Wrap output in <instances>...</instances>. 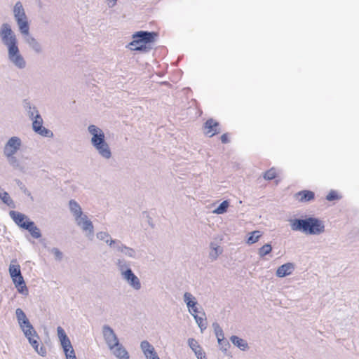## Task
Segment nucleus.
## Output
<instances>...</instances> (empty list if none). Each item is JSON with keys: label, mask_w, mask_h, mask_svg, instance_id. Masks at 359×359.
<instances>
[{"label": "nucleus", "mask_w": 359, "mask_h": 359, "mask_svg": "<svg viewBox=\"0 0 359 359\" xmlns=\"http://www.w3.org/2000/svg\"><path fill=\"white\" fill-rule=\"evenodd\" d=\"M0 198L4 203L6 204L10 208H14L15 207L13 200L10 197L8 192L0 190Z\"/></svg>", "instance_id": "30"}, {"label": "nucleus", "mask_w": 359, "mask_h": 359, "mask_svg": "<svg viewBox=\"0 0 359 359\" xmlns=\"http://www.w3.org/2000/svg\"><path fill=\"white\" fill-rule=\"evenodd\" d=\"M289 223L292 231H300L306 235H319L325 231L323 221L314 217L290 219Z\"/></svg>", "instance_id": "1"}, {"label": "nucleus", "mask_w": 359, "mask_h": 359, "mask_svg": "<svg viewBox=\"0 0 359 359\" xmlns=\"http://www.w3.org/2000/svg\"><path fill=\"white\" fill-rule=\"evenodd\" d=\"M184 302L186 303L187 306L188 307L189 313L192 315V313H198V309L197 308L198 302L196 298L193 296L190 292H186L184 294Z\"/></svg>", "instance_id": "17"}, {"label": "nucleus", "mask_w": 359, "mask_h": 359, "mask_svg": "<svg viewBox=\"0 0 359 359\" xmlns=\"http://www.w3.org/2000/svg\"><path fill=\"white\" fill-rule=\"evenodd\" d=\"M8 271L13 284L18 292L25 296L27 295L28 289L21 273L20 266L19 264H11Z\"/></svg>", "instance_id": "5"}, {"label": "nucleus", "mask_w": 359, "mask_h": 359, "mask_svg": "<svg viewBox=\"0 0 359 359\" xmlns=\"http://www.w3.org/2000/svg\"><path fill=\"white\" fill-rule=\"evenodd\" d=\"M22 141L20 137L14 136L11 137L6 143L4 148V154L5 156L14 155L20 148Z\"/></svg>", "instance_id": "11"}, {"label": "nucleus", "mask_w": 359, "mask_h": 359, "mask_svg": "<svg viewBox=\"0 0 359 359\" xmlns=\"http://www.w3.org/2000/svg\"><path fill=\"white\" fill-rule=\"evenodd\" d=\"M32 128H33V130L43 136V137H53V133L45 128L44 126H43V118L41 117V116L40 115V114H37L36 116H35V117L34 118V119H32Z\"/></svg>", "instance_id": "9"}, {"label": "nucleus", "mask_w": 359, "mask_h": 359, "mask_svg": "<svg viewBox=\"0 0 359 359\" xmlns=\"http://www.w3.org/2000/svg\"><path fill=\"white\" fill-rule=\"evenodd\" d=\"M6 156L7 157L8 161L11 165H12L14 168H17L19 166V161L17 159V158L15 156H14V155Z\"/></svg>", "instance_id": "44"}, {"label": "nucleus", "mask_w": 359, "mask_h": 359, "mask_svg": "<svg viewBox=\"0 0 359 359\" xmlns=\"http://www.w3.org/2000/svg\"><path fill=\"white\" fill-rule=\"evenodd\" d=\"M25 337L28 339L29 343L32 345L33 348L36 351H38V348L39 347V339H37L35 336H28V337Z\"/></svg>", "instance_id": "39"}, {"label": "nucleus", "mask_w": 359, "mask_h": 359, "mask_svg": "<svg viewBox=\"0 0 359 359\" xmlns=\"http://www.w3.org/2000/svg\"><path fill=\"white\" fill-rule=\"evenodd\" d=\"M97 239L104 241L111 248L114 250L116 245H111L110 241H118V239H113L111 238L109 233L106 231H100L96 235Z\"/></svg>", "instance_id": "29"}, {"label": "nucleus", "mask_w": 359, "mask_h": 359, "mask_svg": "<svg viewBox=\"0 0 359 359\" xmlns=\"http://www.w3.org/2000/svg\"><path fill=\"white\" fill-rule=\"evenodd\" d=\"M13 16L22 34H27L29 31V24L25 8L20 1H17L13 8Z\"/></svg>", "instance_id": "4"}, {"label": "nucleus", "mask_w": 359, "mask_h": 359, "mask_svg": "<svg viewBox=\"0 0 359 359\" xmlns=\"http://www.w3.org/2000/svg\"><path fill=\"white\" fill-rule=\"evenodd\" d=\"M112 1H114V3H113V6H114V5H115V4H116V1L117 0H112Z\"/></svg>", "instance_id": "55"}, {"label": "nucleus", "mask_w": 359, "mask_h": 359, "mask_svg": "<svg viewBox=\"0 0 359 359\" xmlns=\"http://www.w3.org/2000/svg\"><path fill=\"white\" fill-rule=\"evenodd\" d=\"M162 84L163 85H168L169 83L166 81H164V82H162Z\"/></svg>", "instance_id": "53"}, {"label": "nucleus", "mask_w": 359, "mask_h": 359, "mask_svg": "<svg viewBox=\"0 0 359 359\" xmlns=\"http://www.w3.org/2000/svg\"><path fill=\"white\" fill-rule=\"evenodd\" d=\"M65 355L67 359H77L74 349H72L70 352L65 353Z\"/></svg>", "instance_id": "49"}, {"label": "nucleus", "mask_w": 359, "mask_h": 359, "mask_svg": "<svg viewBox=\"0 0 359 359\" xmlns=\"http://www.w3.org/2000/svg\"><path fill=\"white\" fill-rule=\"evenodd\" d=\"M221 141L222 143L224 144H226L229 142V138H228V135L226 133H224L223 134L222 136H221Z\"/></svg>", "instance_id": "51"}, {"label": "nucleus", "mask_w": 359, "mask_h": 359, "mask_svg": "<svg viewBox=\"0 0 359 359\" xmlns=\"http://www.w3.org/2000/svg\"><path fill=\"white\" fill-rule=\"evenodd\" d=\"M88 130L92 135L91 144L96 149L99 155L104 159H109L112 154L109 145L105 140L104 133L102 130L95 125H90L88 127Z\"/></svg>", "instance_id": "2"}, {"label": "nucleus", "mask_w": 359, "mask_h": 359, "mask_svg": "<svg viewBox=\"0 0 359 359\" xmlns=\"http://www.w3.org/2000/svg\"><path fill=\"white\" fill-rule=\"evenodd\" d=\"M192 316L195 319L196 323L198 324V327H200L201 330L203 332L204 330L207 327V323L206 320L203 317L199 316L197 315V313H192Z\"/></svg>", "instance_id": "34"}, {"label": "nucleus", "mask_w": 359, "mask_h": 359, "mask_svg": "<svg viewBox=\"0 0 359 359\" xmlns=\"http://www.w3.org/2000/svg\"><path fill=\"white\" fill-rule=\"evenodd\" d=\"M109 350L118 359H130L128 352L120 342H118L117 345L114 346V348Z\"/></svg>", "instance_id": "19"}, {"label": "nucleus", "mask_w": 359, "mask_h": 359, "mask_svg": "<svg viewBox=\"0 0 359 359\" xmlns=\"http://www.w3.org/2000/svg\"><path fill=\"white\" fill-rule=\"evenodd\" d=\"M229 206V203L228 201H222L217 208H215L212 212L217 215H222L225 213L227 211V209Z\"/></svg>", "instance_id": "33"}, {"label": "nucleus", "mask_w": 359, "mask_h": 359, "mask_svg": "<svg viewBox=\"0 0 359 359\" xmlns=\"http://www.w3.org/2000/svg\"><path fill=\"white\" fill-rule=\"evenodd\" d=\"M272 251V246L269 243H266L262 247H261L258 250V255L260 257H264L269 254L271 253Z\"/></svg>", "instance_id": "35"}, {"label": "nucleus", "mask_w": 359, "mask_h": 359, "mask_svg": "<svg viewBox=\"0 0 359 359\" xmlns=\"http://www.w3.org/2000/svg\"><path fill=\"white\" fill-rule=\"evenodd\" d=\"M69 208L74 217L76 224L91 238L94 235V226L88 216L82 211L81 205L74 199L69 201Z\"/></svg>", "instance_id": "3"}, {"label": "nucleus", "mask_w": 359, "mask_h": 359, "mask_svg": "<svg viewBox=\"0 0 359 359\" xmlns=\"http://www.w3.org/2000/svg\"><path fill=\"white\" fill-rule=\"evenodd\" d=\"M232 344L238 347L241 351H245L248 350L249 346L246 340L238 337V336L233 335L230 337Z\"/></svg>", "instance_id": "23"}, {"label": "nucleus", "mask_w": 359, "mask_h": 359, "mask_svg": "<svg viewBox=\"0 0 359 359\" xmlns=\"http://www.w3.org/2000/svg\"><path fill=\"white\" fill-rule=\"evenodd\" d=\"M157 34L154 32L139 31L133 35V39H138L142 43H150L154 41Z\"/></svg>", "instance_id": "14"}, {"label": "nucleus", "mask_w": 359, "mask_h": 359, "mask_svg": "<svg viewBox=\"0 0 359 359\" xmlns=\"http://www.w3.org/2000/svg\"><path fill=\"white\" fill-rule=\"evenodd\" d=\"M112 1H114V3H113V6H114V5H115V4H116V1L117 0H112Z\"/></svg>", "instance_id": "54"}, {"label": "nucleus", "mask_w": 359, "mask_h": 359, "mask_svg": "<svg viewBox=\"0 0 359 359\" xmlns=\"http://www.w3.org/2000/svg\"><path fill=\"white\" fill-rule=\"evenodd\" d=\"M217 341H218L219 348L223 352L226 353L230 346V344H229V341L226 340L225 338H220V339H218Z\"/></svg>", "instance_id": "37"}, {"label": "nucleus", "mask_w": 359, "mask_h": 359, "mask_svg": "<svg viewBox=\"0 0 359 359\" xmlns=\"http://www.w3.org/2000/svg\"><path fill=\"white\" fill-rule=\"evenodd\" d=\"M111 245H116L114 250L120 252L122 255H125L127 257L131 259H138L139 255L137 251L130 247H128L123 244L120 240L119 241H110Z\"/></svg>", "instance_id": "8"}, {"label": "nucleus", "mask_w": 359, "mask_h": 359, "mask_svg": "<svg viewBox=\"0 0 359 359\" xmlns=\"http://www.w3.org/2000/svg\"><path fill=\"white\" fill-rule=\"evenodd\" d=\"M148 217V223L151 226V227H154V224H152V222H151V218L149 216H147Z\"/></svg>", "instance_id": "52"}, {"label": "nucleus", "mask_w": 359, "mask_h": 359, "mask_svg": "<svg viewBox=\"0 0 359 359\" xmlns=\"http://www.w3.org/2000/svg\"><path fill=\"white\" fill-rule=\"evenodd\" d=\"M15 316L20 329L31 323L25 312L20 308L15 310Z\"/></svg>", "instance_id": "27"}, {"label": "nucleus", "mask_w": 359, "mask_h": 359, "mask_svg": "<svg viewBox=\"0 0 359 359\" xmlns=\"http://www.w3.org/2000/svg\"><path fill=\"white\" fill-rule=\"evenodd\" d=\"M194 353L198 359H206L205 353L203 351V348H201L198 350L194 351Z\"/></svg>", "instance_id": "46"}, {"label": "nucleus", "mask_w": 359, "mask_h": 359, "mask_svg": "<svg viewBox=\"0 0 359 359\" xmlns=\"http://www.w3.org/2000/svg\"><path fill=\"white\" fill-rule=\"evenodd\" d=\"M102 334L109 349H112L114 346L117 345L118 342H119V339L114 330L108 325H104L102 327Z\"/></svg>", "instance_id": "10"}, {"label": "nucleus", "mask_w": 359, "mask_h": 359, "mask_svg": "<svg viewBox=\"0 0 359 359\" xmlns=\"http://www.w3.org/2000/svg\"><path fill=\"white\" fill-rule=\"evenodd\" d=\"M57 332L65 353H67L68 352H70L72 349H74L72 346L70 339H69L64 329L62 327H57Z\"/></svg>", "instance_id": "13"}, {"label": "nucleus", "mask_w": 359, "mask_h": 359, "mask_svg": "<svg viewBox=\"0 0 359 359\" xmlns=\"http://www.w3.org/2000/svg\"><path fill=\"white\" fill-rule=\"evenodd\" d=\"M25 337L28 336H35L37 339H39V337L34 330L33 325L29 323V325H25L22 328H21Z\"/></svg>", "instance_id": "31"}, {"label": "nucleus", "mask_w": 359, "mask_h": 359, "mask_svg": "<svg viewBox=\"0 0 359 359\" xmlns=\"http://www.w3.org/2000/svg\"><path fill=\"white\" fill-rule=\"evenodd\" d=\"M212 327L214 328L215 334L217 337V340L220 339V338H224V334L222 330V328L217 323H214L212 324Z\"/></svg>", "instance_id": "36"}, {"label": "nucleus", "mask_w": 359, "mask_h": 359, "mask_svg": "<svg viewBox=\"0 0 359 359\" xmlns=\"http://www.w3.org/2000/svg\"><path fill=\"white\" fill-rule=\"evenodd\" d=\"M23 35L25 36L26 43L34 52H36V53H41V46L34 36L30 35L29 33Z\"/></svg>", "instance_id": "21"}, {"label": "nucleus", "mask_w": 359, "mask_h": 359, "mask_svg": "<svg viewBox=\"0 0 359 359\" xmlns=\"http://www.w3.org/2000/svg\"><path fill=\"white\" fill-rule=\"evenodd\" d=\"M23 107L30 119H34L35 116L39 114L37 108L27 99L23 100Z\"/></svg>", "instance_id": "22"}, {"label": "nucleus", "mask_w": 359, "mask_h": 359, "mask_svg": "<svg viewBox=\"0 0 359 359\" xmlns=\"http://www.w3.org/2000/svg\"><path fill=\"white\" fill-rule=\"evenodd\" d=\"M210 252L209 253V258L212 261L217 259L219 255L223 252L222 248L215 242H211L210 244Z\"/></svg>", "instance_id": "26"}, {"label": "nucleus", "mask_w": 359, "mask_h": 359, "mask_svg": "<svg viewBox=\"0 0 359 359\" xmlns=\"http://www.w3.org/2000/svg\"><path fill=\"white\" fill-rule=\"evenodd\" d=\"M341 198V197L340 196H339L338 194L337 193V191L334 190H331L329 192V194L326 196V200H327L328 201L339 200Z\"/></svg>", "instance_id": "42"}, {"label": "nucleus", "mask_w": 359, "mask_h": 359, "mask_svg": "<svg viewBox=\"0 0 359 359\" xmlns=\"http://www.w3.org/2000/svg\"><path fill=\"white\" fill-rule=\"evenodd\" d=\"M0 39L6 48L18 44V41L15 32L10 24L4 22L0 27Z\"/></svg>", "instance_id": "6"}, {"label": "nucleus", "mask_w": 359, "mask_h": 359, "mask_svg": "<svg viewBox=\"0 0 359 359\" xmlns=\"http://www.w3.org/2000/svg\"><path fill=\"white\" fill-rule=\"evenodd\" d=\"M294 269V264L292 263L287 262L279 266L276 270V274L279 278H283L290 275Z\"/></svg>", "instance_id": "20"}, {"label": "nucleus", "mask_w": 359, "mask_h": 359, "mask_svg": "<svg viewBox=\"0 0 359 359\" xmlns=\"http://www.w3.org/2000/svg\"><path fill=\"white\" fill-rule=\"evenodd\" d=\"M297 198L300 202H308L315 198L314 192L309 190L300 191L296 194Z\"/></svg>", "instance_id": "25"}, {"label": "nucleus", "mask_w": 359, "mask_h": 359, "mask_svg": "<svg viewBox=\"0 0 359 359\" xmlns=\"http://www.w3.org/2000/svg\"><path fill=\"white\" fill-rule=\"evenodd\" d=\"M188 345L194 352L201 348L198 341L194 338L188 339Z\"/></svg>", "instance_id": "40"}, {"label": "nucleus", "mask_w": 359, "mask_h": 359, "mask_svg": "<svg viewBox=\"0 0 359 359\" xmlns=\"http://www.w3.org/2000/svg\"><path fill=\"white\" fill-rule=\"evenodd\" d=\"M50 252L54 255L55 258L57 261H61L63 257L62 252L57 248H53Z\"/></svg>", "instance_id": "43"}, {"label": "nucleus", "mask_w": 359, "mask_h": 359, "mask_svg": "<svg viewBox=\"0 0 359 359\" xmlns=\"http://www.w3.org/2000/svg\"><path fill=\"white\" fill-rule=\"evenodd\" d=\"M116 265L121 273V276L123 275L126 270H132L130 262L123 258L118 259L116 262Z\"/></svg>", "instance_id": "28"}, {"label": "nucleus", "mask_w": 359, "mask_h": 359, "mask_svg": "<svg viewBox=\"0 0 359 359\" xmlns=\"http://www.w3.org/2000/svg\"><path fill=\"white\" fill-rule=\"evenodd\" d=\"M146 44L147 43H141L139 46H135V48H133V50L148 52L151 48L147 47Z\"/></svg>", "instance_id": "45"}, {"label": "nucleus", "mask_w": 359, "mask_h": 359, "mask_svg": "<svg viewBox=\"0 0 359 359\" xmlns=\"http://www.w3.org/2000/svg\"><path fill=\"white\" fill-rule=\"evenodd\" d=\"M262 233L259 231H254L249 233V236L247 239V243L249 245L257 243L259 238L262 236Z\"/></svg>", "instance_id": "32"}, {"label": "nucleus", "mask_w": 359, "mask_h": 359, "mask_svg": "<svg viewBox=\"0 0 359 359\" xmlns=\"http://www.w3.org/2000/svg\"><path fill=\"white\" fill-rule=\"evenodd\" d=\"M141 43H142L140 42V41H139L138 39H133V41L128 44V47L130 48V50H133V48H135V46H139Z\"/></svg>", "instance_id": "47"}, {"label": "nucleus", "mask_w": 359, "mask_h": 359, "mask_svg": "<svg viewBox=\"0 0 359 359\" xmlns=\"http://www.w3.org/2000/svg\"><path fill=\"white\" fill-rule=\"evenodd\" d=\"M7 50L8 59L15 67L20 69L26 67L27 62L20 53L18 44L7 48Z\"/></svg>", "instance_id": "7"}, {"label": "nucleus", "mask_w": 359, "mask_h": 359, "mask_svg": "<svg viewBox=\"0 0 359 359\" xmlns=\"http://www.w3.org/2000/svg\"><path fill=\"white\" fill-rule=\"evenodd\" d=\"M121 278L135 290H140L142 284L139 278L135 274L133 270H126Z\"/></svg>", "instance_id": "12"}, {"label": "nucleus", "mask_w": 359, "mask_h": 359, "mask_svg": "<svg viewBox=\"0 0 359 359\" xmlns=\"http://www.w3.org/2000/svg\"><path fill=\"white\" fill-rule=\"evenodd\" d=\"M17 184H18V186L20 187V189L22 191H23V192L27 194V196H30L31 194L30 192L27 189V188L25 187V186L22 183V182H20V180H18L17 181Z\"/></svg>", "instance_id": "48"}, {"label": "nucleus", "mask_w": 359, "mask_h": 359, "mask_svg": "<svg viewBox=\"0 0 359 359\" xmlns=\"http://www.w3.org/2000/svg\"><path fill=\"white\" fill-rule=\"evenodd\" d=\"M9 215L11 217V219L14 221V222L19 227L23 229H25L24 225H26L27 222L31 221L25 215L15 210H11L9 212Z\"/></svg>", "instance_id": "16"}, {"label": "nucleus", "mask_w": 359, "mask_h": 359, "mask_svg": "<svg viewBox=\"0 0 359 359\" xmlns=\"http://www.w3.org/2000/svg\"><path fill=\"white\" fill-rule=\"evenodd\" d=\"M37 353L41 356H45L47 353L46 348L44 346L39 347Z\"/></svg>", "instance_id": "50"}, {"label": "nucleus", "mask_w": 359, "mask_h": 359, "mask_svg": "<svg viewBox=\"0 0 359 359\" xmlns=\"http://www.w3.org/2000/svg\"><path fill=\"white\" fill-rule=\"evenodd\" d=\"M24 226V229L27 230L34 238L38 239L41 237L40 229L35 225L33 221L27 222V224Z\"/></svg>", "instance_id": "24"}, {"label": "nucleus", "mask_w": 359, "mask_h": 359, "mask_svg": "<svg viewBox=\"0 0 359 359\" xmlns=\"http://www.w3.org/2000/svg\"><path fill=\"white\" fill-rule=\"evenodd\" d=\"M204 128L207 130L205 134L209 135V137H212L220 133L219 123L212 118H210L205 122Z\"/></svg>", "instance_id": "18"}, {"label": "nucleus", "mask_w": 359, "mask_h": 359, "mask_svg": "<svg viewBox=\"0 0 359 359\" xmlns=\"http://www.w3.org/2000/svg\"><path fill=\"white\" fill-rule=\"evenodd\" d=\"M25 337L28 339L29 343L32 345L33 348L36 351H38V348L39 347V339H37L35 336H28V337Z\"/></svg>", "instance_id": "38"}, {"label": "nucleus", "mask_w": 359, "mask_h": 359, "mask_svg": "<svg viewBox=\"0 0 359 359\" xmlns=\"http://www.w3.org/2000/svg\"><path fill=\"white\" fill-rule=\"evenodd\" d=\"M276 170L273 168L268 170L264 174V178L267 180H271L276 178Z\"/></svg>", "instance_id": "41"}, {"label": "nucleus", "mask_w": 359, "mask_h": 359, "mask_svg": "<svg viewBox=\"0 0 359 359\" xmlns=\"http://www.w3.org/2000/svg\"><path fill=\"white\" fill-rule=\"evenodd\" d=\"M140 348L147 359H160L154 346L147 340L142 341Z\"/></svg>", "instance_id": "15"}]
</instances>
